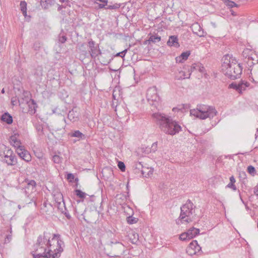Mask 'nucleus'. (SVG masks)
<instances>
[{
    "label": "nucleus",
    "instance_id": "1",
    "mask_svg": "<svg viewBox=\"0 0 258 258\" xmlns=\"http://www.w3.org/2000/svg\"><path fill=\"white\" fill-rule=\"evenodd\" d=\"M51 252L52 247L50 238L47 236V233L44 232L43 235L38 237L31 253L33 258H50Z\"/></svg>",
    "mask_w": 258,
    "mask_h": 258
},
{
    "label": "nucleus",
    "instance_id": "2",
    "mask_svg": "<svg viewBox=\"0 0 258 258\" xmlns=\"http://www.w3.org/2000/svg\"><path fill=\"white\" fill-rule=\"evenodd\" d=\"M152 116L156 119L161 131L166 134L173 136L181 130L178 122L170 117L159 112L153 113Z\"/></svg>",
    "mask_w": 258,
    "mask_h": 258
},
{
    "label": "nucleus",
    "instance_id": "3",
    "mask_svg": "<svg viewBox=\"0 0 258 258\" xmlns=\"http://www.w3.org/2000/svg\"><path fill=\"white\" fill-rule=\"evenodd\" d=\"M222 71L223 74L231 80L239 78L242 73V68L235 58L229 54L222 58Z\"/></svg>",
    "mask_w": 258,
    "mask_h": 258
},
{
    "label": "nucleus",
    "instance_id": "4",
    "mask_svg": "<svg viewBox=\"0 0 258 258\" xmlns=\"http://www.w3.org/2000/svg\"><path fill=\"white\" fill-rule=\"evenodd\" d=\"M195 208L193 203L188 200L186 203L180 208V214L179 218L176 220L178 225L183 223H188L192 221L195 216Z\"/></svg>",
    "mask_w": 258,
    "mask_h": 258
},
{
    "label": "nucleus",
    "instance_id": "5",
    "mask_svg": "<svg viewBox=\"0 0 258 258\" xmlns=\"http://www.w3.org/2000/svg\"><path fill=\"white\" fill-rule=\"evenodd\" d=\"M190 113L201 119H205L214 117L217 115V111L214 106L201 104L198 105L196 109H191Z\"/></svg>",
    "mask_w": 258,
    "mask_h": 258
},
{
    "label": "nucleus",
    "instance_id": "6",
    "mask_svg": "<svg viewBox=\"0 0 258 258\" xmlns=\"http://www.w3.org/2000/svg\"><path fill=\"white\" fill-rule=\"evenodd\" d=\"M3 154L1 156L3 158V162L8 165L13 166L17 163V158L13 151L9 148H5Z\"/></svg>",
    "mask_w": 258,
    "mask_h": 258
},
{
    "label": "nucleus",
    "instance_id": "7",
    "mask_svg": "<svg viewBox=\"0 0 258 258\" xmlns=\"http://www.w3.org/2000/svg\"><path fill=\"white\" fill-rule=\"evenodd\" d=\"M57 241V247L55 249H52L51 252L52 258H58L60 255V253L63 251V247L64 246V242L61 239L60 235L58 234H54L53 237L51 239L53 240Z\"/></svg>",
    "mask_w": 258,
    "mask_h": 258
},
{
    "label": "nucleus",
    "instance_id": "8",
    "mask_svg": "<svg viewBox=\"0 0 258 258\" xmlns=\"http://www.w3.org/2000/svg\"><path fill=\"white\" fill-rule=\"evenodd\" d=\"M146 97L149 102L151 101L152 104H155L159 100V97L157 94V91L156 87L150 88L147 91Z\"/></svg>",
    "mask_w": 258,
    "mask_h": 258
},
{
    "label": "nucleus",
    "instance_id": "9",
    "mask_svg": "<svg viewBox=\"0 0 258 258\" xmlns=\"http://www.w3.org/2000/svg\"><path fill=\"white\" fill-rule=\"evenodd\" d=\"M135 167L136 169H138L141 172L143 176L146 177H149L153 174V169L144 167L141 162L136 163Z\"/></svg>",
    "mask_w": 258,
    "mask_h": 258
},
{
    "label": "nucleus",
    "instance_id": "10",
    "mask_svg": "<svg viewBox=\"0 0 258 258\" xmlns=\"http://www.w3.org/2000/svg\"><path fill=\"white\" fill-rule=\"evenodd\" d=\"M16 152L21 158L26 162H29L31 160V156L29 152L26 150L24 147H20L17 148Z\"/></svg>",
    "mask_w": 258,
    "mask_h": 258
},
{
    "label": "nucleus",
    "instance_id": "11",
    "mask_svg": "<svg viewBox=\"0 0 258 258\" xmlns=\"http://www.w3.org/2000/svg\"><path fill=\"white\" fill-rule=\"evenodd\" d=\"M80 115L79 109L74 107L68 113V118L72 122H76L79 120Z\"/></svg>",
    "mask_w": 258,
    "mask_h": 258
},
{
    "label": "nucleus",
    "instance_id": "12",
    "mask_svg": "<svg viewBox=\"0 0 258 258\" xmlns=\"http://www.w3.org/2000/svg\"><path fill=\"white\" fill-rule=\"evenodd\" d=\"M98 55H100V62L103 65H107L112 59L111 54L109 52L102 53L100 49H98Z\"/></svg>",
    "mask_w": 258,
    "mask_h": 258
},
{
    "label": "nucleus",
    "instance_id": "13",
    "mask_svg": "<svg viewBox=\"0 0 258 258\" xmlns=\"http://www.w3.org/2000/svg\"><path fill=\"white\" fill-rule=\"evenodd\" d=\"M95 42L92 39L88 42L89 52L93 58H95L98 55V49H99L97 47H95Z\"/></svg>",
    "mask_w": 258,
    "mask_h": 258
},
{
    "label": "nucleus",
    "instance_id": "14",
    "mask_svg": "<svg viewBox=\"0 0 258 258\" xmlns=\"http://www.w3.org/2000/svg\"><path fill=\"white\" fill-rule=\"evenodd\" d=\"M167 44L169 46H174L176 48L179 47L180 46L178 42L177 37L174 35L170 36L169 37Z\"/></svg>",
    "mask_w": 258,
    "mask_h": 258
},
{
    "label": "nucleus",
    "instance_id": "15",
    "mask_svg": "<svg viewBox=\"0 0 258 258\" xmlns=\"http://www.w3.org/2000/svg\"><path fill=\"white\" fill-rule=\"evenodd\" d=\"M186 232L188 236V239H190L199 234L200 229L192 227V228L188 229Z\"/></svg>",
    "mask_w": 258,
    "mask_h": 258
},
{
    "label": "nucleus",
    "instance_id": "16",
    "mask_svg": "<svg viewBox=\"0 0 258 258\" xmlns=\"http://www.w3.org/2000/svg\"><path fill=\"white\" fill-rule=\"evenodd\" d=\"M41 5L45 9H48L55 3V0H41Z\"/></svg>",
    "mask_w": 258,
    "mask_h": 258
},
{
    "label": "nucleus",
    "instance_id": "17",
    "mask_svg": "<svg viewBox=\"0 0 258 258\" xmlns=\"http://www.w3.org/2000/svg\"><path fill=\"white\" fill-rule=\"evenodd\" d=\"M195 70H198L201 73H204L205 71L204 67L201 63H195L190 67L189 72L191 73Z\"/></svg>",
    "mask_w": 258,
    "mask_h": 258
},
{
    "label": "nucleus",
    "instance_id": "18",
    "mask_svg": "<svg viewBox=\"0 0 258 258\" xmlns=\"http://www.w3.org/2000/svg\"><path fill=\"white\" fill-rule=\"evenodd\" d=\"M11 144L14 146L15 147L17 148H20V147H22L20 145L21 142L20 141L17 139L15 135L12 136L10 137V141Z\"/></svg>",
    "mask_w": 258,
    "mask_h": 258
},
{
    "label": "nucleus",
    "instance_id": "19",
    "mask_svg": "<svg viewBox=\"0 0 258 258\" xmlns=\"http://www.w3.org/2000/svg\"><path fill=\"white\" fill-rule=\"evenodd\" d=\"M190 54L189 51L182 52L180 56L176 58V61L181 63L182 62V60H186L188 58Z\"/></svg>",
    "mask_w": 258,
    "mask_h": 258
},
{
    "label": "nucleus",
    "instance_id": "20",
    "mask_svg": "<svg viewBox=\"0 0 258 258\" xmlns=\"http://www.w3.org/2000/svg\"><path fill=\"white\" fill-rule=\"evenodd\" d=\"M2 120L9 124H10L13 122L12 116L8 112H5L2 115Z\"/></svg>",
    "mask_w": 258,
    "mask_h": 258
},
{
    "label": "nucleus",
    "instance_id": "21",
    "mask_svg": "<svg viewBox=\"0 0 258 258\" xmlns=\"http://www.w3.org/2000/svg\"><path fill=\"white\" fill-rule=\"evenodd\" d=\"M247 59V63L250 67L255 63L258 62V57L255 54H253V56L251 54L250 56H248Z\"/></svg>",
    "mask_w": 258,
    "mask_h": 258
},
{
    "label": "nucleus",
    "instance_id": "22",
    "mask_svg": "<svg viewBox=\"0 0 258 258\" xmlns=\"http://www.w3.org/2000/svg\"><path fill=\"white\" fill-rule=\"evenodd\" d=\"M70 135L72 137H76L79 139L85 138V135L78 130L72 132Z\"/></svg>",
    "mask_w": 258,
    "mask_h": 258
},
{
    "label": "nucleus",
    "instance_id": "23",
    "mask_svg": "<svg viewBox=\"0 0 258 258\" xmlns=\"http://www.w3.org/2000/svg\"><path fill=\"white\" fill-rule=\"evenodd\" d=\"M53 198L56 204L58 203V202H63L64 201L63 195L60 192L57 191L54 194Z\"/></svg>",
    "mask_w": 258,
    "mask_h": 258
},
{
    "label": "nucleus",
    "instance_id": "24",
    "mask_svg": "<svg viewBox=\"0 0 258 258\" xmlns=\"http://www.w3.org/2000/svg\"><path fill=\"white\" fill-rule=\"evenodd\" d=\"M27 183V186L25 187L26 192H27L26 189L33 190L36 185V182L34 180H28Z\"/></svg>",
    "mask_w": 258,
    "mask_h": 258
},
{
    "label": "nucleus",
    "instance_id": "25",
    "mask_svg": "<svg viewBox=\"0 0 258 258\" xmlns=\"http://www.w3.org/2000/svg\"><path fill=\"white\" fill-rule=\"evenodd\" d=\"M21 11H22L24 16H27V3L25 1H21L20 4Z\"/></svg>",
    "mask_w": 258,
    "mask_h": 258
},
{
    "label": "nucleus",
    "instance_id": "26",
    "mask_svg": "<svg viewBox=\"0 0 258 258\" xmlns=\"http://www.w3.org/2000/svg\"><path fill=\"white\" fill-rule=\"evenodd\" d=\"M190 75L191 73H189V74H188V76H186L185 75V72L181 71L179 72L178 74L175 76V78L177 80L184 79L186 78H189Z\"/></svg>",
    "mask_w": 258,
    "mask_h": 258
},
{
    "label": "nucleus",
    "instance_id": "27",
    "mask_svg": "<svg viewBox=\"0 0 258 258\" xmlns=\"http://www.w3.org/2000/svg\"><path fill=\"white\" fill-rule=\"evenodd\" d=\"M35 128L39 136H42L44 135V128L42 124H36L35 125Z\"/></svg>",
    "mask_w": 258,
    "mask_h": 258
},
{
    "label": "nucleus",
    "instance_id": "28",
    "mask_svg": "<svg viewBox=\"0 0 258 258\" xmlns=\"http://www.w3.org/2000/svg\"><path fill=\"white\" fill-rule=\"evenodd\" d=\"M55 206L57 207V209L61 212L63 213L65 211L67 210V208L66 207L65 203L64 201L61 202H58V203L56 204Z\"/></svg>",
    "mask_w": 258,
    "mask_h": 258
},
{
    "label": "nucleus",
    "instance_id": "29",
    "mask_svg": "<svg viewBox=\"0 0 258 258\" xmlns=\"http://www.w3.org/2000/svg\"><path fill=\"white\" fill-rule=\"evenodd\" d=\"M161 40V37L156 35H151L148 41L149 42H152L153 43L158 42Z\"/></svg>",
    "mask_w": 258,
    "mask_h": 258
},
{
    "label": "nucleus",
    "instance_id": "30",
    "mask_svg": "<svg viewBox=\"0 0 258 258\" xmlns=\"http://www.w3.org/2000/svg\"><path fill=\"white\" fill-rule=\"evenodd\" d=\"M249 84L247 82L243 83L241 82L239 84L238 92L241 93L243 90H244L246 87L248 86Z\"/></svg>",
    "mask_w": 258,
    "mask_h": 258
},
{
    "label": "nucleus",
    "instance_id": "31",
    "mask_svg": "<svg viewBox=\"0 0 258 258\" xmlns=\"http://www.w3.org/2000/svg\"><path fill=\"white\" fill-rule=\"evenodd\" d=\"M138 221V219L133 217V216H129L126 217V221L130 224L136 223Z\"/></svg>",
    "mask_w": 258,
    "mask_h": 258
},
{
    "label": "nucleus",
    "instance_id": "32",
    "mask_svg": "<svg viewBox=\"0 0 258 258\" xmlns=\"http://www.w3.org/2000/svg\"><path fill=\"white\" fill-rule=\"evenodd\" d=\"M27 104H28L30 108L32 110L34 109L35 111V108L37 107V104L33 99H29V101H27Z\"/></svg>",
    "mask_w": 258,
    "mask_h": 258
},
{
    "label": "nucleus",
    "instance_id": "33",
    "mask_svg": "<svg viewBox=\"0 0 258 258\" xmlns=\"http://www.w3.org/2000/svg\"><path fill=\"white\" fill-rule=\"evenodd\" d=\"M75 191L76 195L81 199L85 198L86 196L87 195L86 193L83 192L80 189H76Z\"/></svg>",
    "mask_w": 258,
    "mask_h": 258
},
{
    "label": "nucleus",
    "instance_id": "34",
    "mask_svg": "<svg viewBox=\"0 0 258 258\" xmlns=\"http://www.w3.org/2000/svg\"><path fill=\"white\" fill-rule=\"evenodd\" d=\"M52 160L55 163L59 164L62 162V158L59 155H55L52 157Z\"/></svg>",
    "mask_w": 258,
    "mask_h": 258
},
{
    "label": "nucleus",
    "instance_id": "35",
    "mask_svg": "<svg viewBox=\"0 0 258 258\" xmlns=\"http://www.w3.org/2000/svg\"><path fill=\"white\" fill-rule=\"evenodd\" d=\"M225 4L226 6H228L229 8H233L234 7H237V5L235 4L234 2L227 0L225 1Z\"/></svg>",
    "mask_w": 258,
    "mask_h": 258
},
{
    "label": "nucleus",
    "instance_id": "36",
    "mask_svg": "<svg viewBox=\"0 0 258 258\" xmlns=\"http://www.w3.org/2000/svg\"><path fill=\"white\" fill-rule=\"evenodd\" d=\"M247 171L249 174L252 175H254L256 173L255 168L251 165H249L247 167Z\"/></svg>",
    "mask_w": 258,
    "mask_h": 258
},
{
    "label": "nucleus",
    "instance_id": "37",
    "mask_svg": "<svg viewBox=\"0 0 258 258\" xmlns=\"http://www.w3.org/2000/svg\"><path fill=\"white\" fill-rule=\"evenodd\" d=\"M118 167L121 171H124L125 170V166L124 163L122 161H119L118 162Z\"/></svg>",
    "mask_w": 258,
    "mask_h": 258
},
{
    "label": "nucleus",
    "instance_id": "38",
    "mask_svg": "<svg viewBox=\"0 0 258 258\" xmlns=\"http://www.w3.org/2000/svg\"><path fill=\"white\" fill-rule=\"evenodd\" d=\"M120 7V5L119 4H115L113 5H109L106 8L107 9H119Z\"/></svg>",
    "mask_w": 258,
    "mask_h": 258
},
{
    "label": "nucleus",
    "instance_id": "39",
    "mask_svg": "<svg viewBox=\"0 0 258 258\" xmlns=\"http://www.w3.org/2000/svg\"><path fill=\"white\" fill-rule=\"evenodd\" d=\"M179 239L182 241H184L188 239V236L187 234V232H184L181 234L179 236Z\"/></svg>",
    "mask_w": 258,
    "mask_h": 258
},
{
    "label": "nucleus",
    "instance_id": "40",
    "mask_svg": "<svg viewBox=\"0 0 258 258\" xmlns=\"http://www.w3.org/2000/svg\"><path fill=\"white\" fill-rule=\"evenodd\" d=\"M157 142H154L152 144L150 148V152H155L157 150Z\"/></svg>",
    "mask_w": 258,
    "mask_h": 258
},
{
    "label": "nucleus",
    "instance_id": "41",
    "mask_svg": "<svg viewBox=\"0 0 258 258\" xmlns=\"http://www.w3.org/2000/svg\"><path fill=\"white\" fill-rule=\"evenodd\" d=\"M196 245H197L198 247H200V246L199 245H198L197 241L196 240L193 241L189 244L188 250H189L190 248L193 249L194 247L196 248Z\"/></svg>",
    "mask_w": 258,
    "mask_h": 258
},
{
    "label": "nucleus",
    "instance_id": "42",
    "mask_svg": "<svg viewBox=\"0 0 258 258\" xmlns=\"http://www.w3.org/2000/svg\"><path fill=\"white\" fill-rule=\"evenodd\" d=\"M127 52V49H125L121 52L117 53L115 55L116 56H120L121 57H123Z\"/></svg>",
    "mask_w": 258,
    "mask_h": 258
},
{
    "label": "nucleus",
    "instance_id": "43",
    "mask_svg": "<svg viewBox=\"0 0 258 258\" xmlns=\"http://www.w3.org/2000/svg\"><path fill=\"white\" fill-rule=\"evenodd\" d=\"M226 187L228 188H230L232 189L233 190L235 191L237 189V188L235 185L232 183L229 182L226 186Z\"/></svg>",
    "mask_w": 258,
    "mask_h": 258
},
{
    "label": "nucleus",
    "instance_id": "44",
    "mask_svg": "<svg viewBox=\"0 0 258 258\" xmlns=\"http://www.w3.org/2000/svg\"><path fill=\"white\" fill-rule=\"evenodd\" d=\"M229 87L231 88H233L237 90L238 92V87H239V84H236L235 83H232L229 85Z\"/></svg>",
    "mask_w": 258,
    "mask_h": 258
},
{
    "label": "nucleus",
    "instance_id": "45",
    "mask_svg": "<svg viewBox=\"0 0 258 258\" xmlns=\"http://www.w3.org/2000/svg\"><path fill=\"white\" fill-rule=\"evenodd\" d=\"M67 41V37L66 36H59V41L61 43H64Z\"/></svg>",
    "mask_w": 258,
    "mask_h": 258
},
{
    "label": "nucleus",
    "instance_id": "46",
    "mask_svg": "<svg viewBox=\"0 0 258 258\" xmlns=\"http://www.w3.org/2000/svg\"><path fill=\"white\" fill-rule=\"evenodd\" d=\"M75 178V176L72 173H68L67 175V179L72 181Z\"/></svg>",
    "mask_w": 258,
    "mask_h": 258
},
{
    "label": "nucleus",
    "instance_id": "47",
    "mask_svg": "<svg viewBox=\"0 0 258 258\" xmlns=\"http://www.w3.org/2000/svg\"><path fill=\"white\" fill-rule=\"evenodd\" d=\"M12 239V235H8L6 236V237L5 239V243H7L9 242Z\"/></svg>",
    "mask_w": 258,
    "mask_h": 258
},
{
    "label": "nucleus",
    "instance_id": "48",
    "mask_svg": "<svg viewBox=\"0 0 258 258\" xmlns=\"http://www.w3.org/2000/svg\"><path fill=\"white\" fill-rule=\"evenodd\" d=\"M134 239L132 241L133 243H136L138 240H139V235L138 234H134Z\"/></svg>",
    "mask_w": 258,
    "mask_h": 258
},
{
    "label": "nucleus",
    "instance_id": "49",
    "mask_svg": "<svg viewBox=\"0 0 258 258\" xmlns=\"http://www.w3.org/2000/svg\"><path fill=\"white\" fill-rule=\"evenodd\" d=\"M62 213L64 214V215L66 216V217L67 218V219H70L71 218V216L70 215V214L68 212L67 210L66 211H65L64 212H63Z\"/></svg>",
    "mask_w": 258,
    "mask_h": 258
},
{
    "label": "nucleus",
    "instance_id": "50",
    "mask_svg": "<svg viewBox=\"0 0 258 258\" xmlns=\"http://www.w3.org/2000/svg\"><path fill=\"white\" fill-rule=\"evenodd\" d=\"M196 33L200 37H202L204 36V32L201 30H199V32H196Z\"/></svg>",
    "mask_w": 258,
    "mask_h": 258
},
{
    "label": "nucleus",
    "instance_id": "51",
    "mask_svg": "<svg viewBox=\"0 0 258 258\" xmlns=\"http://www.w3.org/2000/svg\"><path fill=\"white\" fill-rule=\"evenodd\" d=\"M254 194L258 196V185L254 188Z\"/></svg>",
    "mask_w": 258,
    "mask_h": 258
},
{
    "label": "nucleus",
    "instance_id": "52",
    "mask_svg": "<svg viewBox=\"0 0 258 258\" xmlns=\"http://www.w3.org/2000/svg\"><path fill=\"white\" fill-rule=\"evenodd\" d=\"M236 180L234 177L233 176H231L230 177V182L231 183H232L233 184H234V183L235 182Z\"/></svg>",
    "mask_w": 258,
    "mask_h": 258
},
{
    "label": "nucleus",
    "instance_id": "53",
    "mask_svg": "<svg viewBox=\"0 0 258 258\" xmlns=\"http://www.w3.org/2000/svg\"><path fill=\"white\" fill-rule=\"evenodd\" d=\"M105 6H107V5H105L104 3L102 4H99V8L100 9L104 8Z\"/></svg>",
    "mask_w": 258,
    "mask_h": 258
},
{
    "label": "nucleus",
    "instance_id": "54",
    "mask_svg": "<svg viewBox=\"0 0 258 258\" xmlns=\"http://www.w3.org/2000/svg\"><path fill=\"white\" fill-rule=\"evenodd\" d=\"M230 12H231V14L233 16H236V14L233 10H230Z\"/></svg>",
    "mask_w": 258,
    "mask_h": 258
},
{
    "label": "nucleus",
    "instance_id": "55",
    "mask_svg": "<svg viewBox=\"0 0 258 258\" xmlns=\"http://www.w3.org/2000/svg\"><path fill=\"white\" fill-rule=\"evenodd\" d=\"M258 137V128H256V132L255 134V137L256 138Z\"/></svg>",
    "mask_w": 258,
    "mask_h": 258
},
{
    "label": "nucleus",
    "instance_id": "56",
    "mask_svg": "<svg viewBox=\"0 0 258 258\" xmlns=\"http://www.w3.org/2000/svg\"><path fill=\"white\" fill-rule=\"evenodd\" d=\"M5 89L3 88V89H2V90L1 92H2V93L4 94V93H5Z\"/></svg>",
    "mask_w": 258,
    "mask_h": 258
},
{
    "label": "nucleus",
    "instance_id": "57",
    "mask_svg": "<svg viewBox=\"0 0 258 258\" xmlns=\"http://www.w3.org/2000/svg\"><path fill=\"white\" fill-rule=\"evenodd\" d=\"M61 9V7L59 6V7L58 8V11H60Z\"/></svg>",
    "mask_w": 258,
    "mask_h": 258
},
{
    "label": "nucleus",
    "instance_id": "58",
    "mask_svg": "<svg viewBox=\"0 0 258 258\" xmlns=\"http://www.w3.org/2000/svg\"><path fill=\"white\" fill-rule=\"evenodd\" d=\"M14 102H15V101L13 100H12V103L13 105H14Z\"/></svg>",
    "mask_w": 258,
    "mask_h": 258
},
{
    "label": "nucleus",
    "instance_id": "59",
    "mask_svg": "<svg viewBox=\"0 0 258 258\" xmlns=\"http://www.w3.org/2000/svg\"><path fill=\"white\" fill-rule=\"evenodd\" d=\"M59 1L61 2V3H63L64 2V0H59Z\"/></svg>",
    "mask_w": 258,
    "mask_h": 258
},
{
    "label": "nucleus",
    "instance_id": "60",
    "mask_svg": "<svg viewBox=\"0 0 258 258\" xmlns=\"http://www.w3.org/2000/svg\"><path fill=\"white\" fill-rule=\"evenodd\" d=\"M176 109H177L176 108H173V111H175Z\"/></svg>",
    "mask_w": 258,
    "mask_h": 258
},
{
    "label": "nucleus",
    "instance_id": "61",
    "mask_svg": "<svg viewBox=\"0 0 258 258\" xmlns=\"http://www.w3.org/2000/svg\"><path fill=\"white\" fill-rule=\"evenodd\" d=\"M46 204L45 203H44L43 204V205H44V206H46Z\"/></svg>",
    "mask_w": 258,
    "mask_h": 258
},
{
    "label": "nucleus",
    "instance_id": "62",
    "mask_svg": "<svg viewBox=\"0 0 258 258\" xmlns=\"http://www.w3.org/2000/svg\"><path fill=\"white\" fill-rule=\"evenodd\" d=\"M246 208L247 210H248V209H249V208H248V207L247 206H246Z\"/></svg>",
    "mask_w": 258,
    "mask_h": 258
},
{
    "label": "nucleus",
    "instance_id": "63",
    "mask_svg": "<svg viewBox=\"0 0 258 258\" xmlns=\"http://www.w3.org/2000/svg\"><path fill=\"white\" fill-rule=\"evenodd\" d=\"M149 170H146V173H148L149 172Z\"/></svg>",
    "mask_w": 258,
    "mask_h": 258
}]
</instances>
